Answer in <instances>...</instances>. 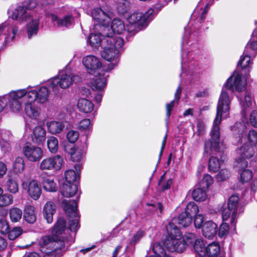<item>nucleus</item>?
<instances>
[{
    "label": "nucleus",
    "mask_w": 257,
    "mask_h": 257,
    "mask_svg": "<svg viewBox=\"0 0 257 257\" xmlns=\"http://www.w3.org/2000/svg\"><path fill=\"white\" fill-rule=\"evenodd\" d=\"M245 86L246 83L242 80L241 74L236 71L228 78L224 85L218 101L216 117L210 132L211 139L204 144V154L207 156L214 152L220 151L219 125L221 121L222 117L226 118L229 116L231 101V98L226 89L232 92L234 90L240 92L245 89Z\"/></svg>",
    "instance_id": "obj_1"
},
{
    "label": "nucleus",
    "mask_w": 257,
    "mask_h": 257,
    "mask_svg": "<svg viewBox=\"0 0 257 257\" xmlns=\"http://www.w3.org/2000/svg\"><path fill=\"white\" fill-rule=\"evenodd\" d=\"M66 228V221L62 217L57 220L53 227L51 234L42 237L39 241L41 251L44 252V257H60L66 250L67 246L61 236Z\"/></svg>",
    "instance_id": "obj_2"
},
{
    "label": "nucleus",
    "mask_w": 257,
    "mask_h": 257,
    "mask_svg": "<svg viewBox=\"0 0 257 257\" xmlns=\"http://www.w3.org/2000/svg\"><path fill=\"white\" fill-rule=\"evenodd\" d=\"M154 12V10L150 9L145 14L139 12L133 13L127 19L128 23L126 28L123 21L120 19H114L110 27L109 24H108V30L106 31L107 34L102 35L106 37H117L113 35L114 33L121 34L125 30L134 35L141 31L147 25L148 22L153 19Z\"/></svg>",
    "instance_id": "obj_3"
},
{
    "label": "nucleus",
    "mask_w": 257,
    "mask_h": 257,
    "mask_svg": "<svg viewBox=\"0 0 257 257\" xmlns=\"http://www.w3.org/2000/svg\"><path fill=\"white\" fill-rule=\"evenodd\" d=\"M123 44V40L120 37H108L104 39L102 43L101 56L109 62L102 67L105 72L110 71L118 64L119 53Z\"/></svg>",
    "instance_id": "obj_4"
},
{
    "label": "nucleus",
    "mask_w": 257,
    "mask_h": 257,
    "mask_svg": "<svg viewBox=\"0 0 257 257\" xmlns=\"http://www.w3.org/2000/svg\"><path fill=\"white\" fill-rule=\"evenodd\" d=\"M38 0H25L22 6H18L12 14V18L20 22L30 21L27 24V33L29 39L37 34L39 28V20L34 19L32 16L31 10L35 8Z\"/></svg>",
    "instance_id": "obj_5"
},
{
    "label": "nucleus",
    "mask_w": 257,
    "mask_h": 257,
    "mask_svg": "<svg viewBox=\"0 0 257 257\" xmlns=\"http://www.w3.org/2000/svg\"><path fill=\"white\" fill-rule=\"evenodd\" d=\"M166 230L167 236L164 244L170 252L183 251L195 239V234L191 233L183 237L180 229H172L170 226H166Z\"/></svg>",
    "instance_id": "obj_6"
},
{
    "label": "nucleus",
    "mask_w": 257,
    "mask_h": 257,
    "mask_svg": "<svg viewBox=\"0 0 257 257\" xmlns=\"http://www.w3.org/2000/svg\"><path fill=\"white\" fill-rule=\"evenodd\" d=\"M250 148L248 145H243L237 150V154L239 157L236 159L235 166L240 169L239 180L242 183L247 182L252 178V173L249 169H245L248 166L246 159L251 157Z\"/></svg>",
    "instance_id": "obj_7"
},
{
    "label": "nucleus",
    "mask_w": 257,
    "mask_h": 257,
    "mask_svg": "<svg viewBox=\"0 0 257 257\" xmlns=\"http://www.w3.org/2000/svg\"><path fill=\"white\" fill-rule=\"evenodd\" d=\"M32 87L17 90V93L21 94L19 98L20 102L23 99H29L30 101H36L40 104L45 103L48 99L50 91L46 86H42L37 90H31Z\"/></svg>",
    "instance_id": "obj_8"
},
{
    "label": "nucleus",
    "mask_w": 257,
    "mask_h": 257,
    "mask_svg": "<svg viewBox=\"0 0 257 257\" xmlns=\"http://www.w3.org/2000/svg\"><path fill=\"white\" fill-rule=\"evenodd\" d=\"M20 28L17 23L5 22L0 25V50L13 41L20 34Z\"/></svg>",
    "instance_id": "obj_9"
},
{
    "label": "nucleus",
    "mask_w": 257,
    "mask_h": 257,
    "mask_svg": "<svg viewBox=\"0 0 257 257\" xmlns=\"http://www.w3.org/2000/svg\"><path fill=\"white\" fill-rule=\"evenodd\" d=\"M91 17L95 24V27L100 28L102 35H106L108 30V24L110 23L113 16L111 12L99 8H94L91 12Z\"/></svg>",
    "instance_id": "obj_10"
},
{
    "label": "nucleus",
    "mask_w": 257,
    "mask_h": 257,
    "mask_svg": "<svg viewBox=\"0 0 257 257\" xmlns=\"http://www.w3.org/2000/svg\"><path fill=\"white\" fill-rule=\"evenodd\" d=\"M76 78L79 79L78 77L66 70H63L59 72L57 76L50 79L48 84L53 91L57 92L58 87L66 89L70 87Z\"/></svg>",
    "instance_id": "obj_11"
},
{
    "label": "nucleus",
    "mask_w": 257,
    "mask_h": 257,
    "mask_svg": "<svg viewBox=\"0 0 257 257\" xmlns=\"http://www.w3.org/2000/svg\"><path fill=\"white\" fill-rule=\"evenodd\" d=\"M238 197L236 195L230 197L227 207L224 208L222 212L223 220H227L230 218V222L234 227L238 215Z\"/></svg>",
    "instance_id": "obj_12"
},
{
    "label": "nucleus",
    "mask_w": 257,
    "mask_h": 257,
    "mask_svg": "<svg viewBox=\"0 0 257 257\" xmlns=\"http://www.w3.org/2000/svg\"><path fill=\"white\" fill-rule=\"evenodd\" d=\"M63 209L70 217L75 218L70 220L68 224L69 229L72 232H76L79 228V214L77 210V203L75 200H70L62 202Z\"/></svg>",
    "instance_id": "obj_13"
},
{
    "label": "nucleus",
    "mask_w": 257,
    "mask_h": 257,
    "mask_svg": "<svg viewBox=\"0 0 257 257\" xmlns=\"http://www.w3.org/2000/svg\"><path fill=\"white\" fill-rule=\"evenodd\" d=\"M21 95L17 93V90H15L0 96V113L3 111L7 105L12 111L19 112L20 110V101L19 98Z\"/></svg>",
    "instance_id": "obj_14"
},
{
    "label": "nucleus",
    "mask_w": 257,
    "mask_h": 257,
    "mask_svg": "<svg viewBox=\"0 0 257 257\" xmlns=\"http://www.w3.org/2000/svg\"><path fill=\"white\" fill-rule=\"evenodd\" d=\"M209 7V4H207L204 9L198 6L194 10L191 16V20L194 21V24L193 27L191 28V33H189L190 38L196 36L195 31L201 27L202 22L205 20Z\"/></svg>",
    "instance_id": "obj_15"
},
{
    "label": "nucleus",
    "mask_w": 257,
    "mask_h": 257,
    "mask_svg": "<svg viewBox=\"0 0 257 257\" xmlns=\"http://www.w3.org/2000/svg\"><path fill=\"white\" fill-rule=\"evenodd\" d=\"M63 162L62 157L57 155L43 160L40 164V169L42 171H57L61 168Z\"/></svg>",
    "instance_id": "obj_16"
},
{
    "label": "nucleus",
    "mask_w": 257,
    "mask_h": 257,
    "mask_svg": "<svg viewBox=\"0 0 257 257\" xmlns=\"http://www.w3.org/2000/svg\"><path fill=\"white\" fill-rule=\"evenodd\" d=\"M23 152L25 157L31 162L39 161L42 158L43 154V151L41 148L28 143L23 147Z\"/></svg>",
    "instance_id": "obj_17"
},
{
    "label": "nucleus",
    "mask_w": 257,
    "mask_h": 257,
    "mask_svg": "<svg viewBox=\"0 0 257 257\" xmlns=\"http://www.w3.org/2000/svg\"><path fill=\"white\" fill-rule=\"evenodd\" d=\"M82 63L88 73L95 75L97 72L101 71V63L99 59L94 55H88L82 59Z\"/></svg>",
    "instance_id": "obj_18"
},
{
    "label": "nucleus",
    "mask_w": 257,
    "mask_h": 257,
    "mask_svg": "<svg viewBox=\"0 0 257 257\" xmlns=\"http://www.w3.org/2000/svg\"><path fill=\"white\" fill-rule=\"evenodd\" d=\"M192 220L190 216L183 212L178 217L172 218L167 226H170L172 229H179V228L188 226L191 223Z\"/></svg>",
    "instance_id": "obj_19"
},
{
    "label": "nucleus",
    "mask_w": 257,
    "mask_h": 257,
    "mask_svg": "<svg viewBox=\"0 0 257 257\" xmlns=\"http://www.w3.org/2000/svg\"><path fill=\"white\" fill-rule=\"evenodd\" d=\"M20 110L22 108V105L24 104L25 105V112L26 114L30 118L37 119L41 112L40 108L36 106L34 101H30L29 99H23L21 101Z\"/></svg>",
    "instance_id": "obj_20"
},
{
    "label": "nucleus",
    "mask_w": 257,
    "mask_h": 257,
    "mask_svg": "<svg viewBox=\"0 0 257 257\" xmlns=\"http://www.w3.org/2000/svg\"><path fill=\"white\" fill-rule=\"evenodd\" d=\"M103 69L101 71L97 72L95 75V78L91 82V87L93 90L98 91H101L106 86V79L108 75L103 73Z\"/></svg>",
    "instance_id": "obj_21"
},
{
    "label": "nucleus",
    "mask_w": 257,
    "mask_h": 257,
    "mask_svg": "<svg viewBox=\"0 0 257 257\" xmlns=\"http://www.w3.org/2000/svg\"><path fill=\"white\" fill-rule=\"evenodd\" d=\"M238 98L241 107V115L242 117L246 118L247 112L252 104V98L251 94L248 92L245 91L243 95L240 94Z\"/></svg>",
    "instance_id": "obj_22"
},
{
    "label": "nucleus",
    "mask_w": 257,
    "mask_h": 257,
    "mask_svg": "<svg viewBox=\"0 0 257 257\" xmlns=\"http://www.w3.org/2000/svg\"><path fill=\"white\" fill-rule=\"evenodd\" d=\"M95 29L99 31L98 34H90L87 40V43H89V45L94 50H98L99 47H102V41H103L104 39L106 38V37L102 35L100 28L96 27Z\"/></svg>",
    "instance_id": "obj_23"
},
{
    "label": "nucleus",
    "mask_w": 257,
    "mask_h": 257,
    "mask_svg": "<svg viewBox=\"0 0 257 257\" xmlns=\"http://www.w3.org/2000/svg\"><path fill=\"white\" fill-rule=\"evenodd\" d=\"M27 192L29 195L35 200H38L42 193L40 185L36 180H31L27 185Z\"/></svg>",
    "instance_id": "obj_24"
},
{
    "label": "nucleus",
    "mask_w": 257,
    "mask_h": 257,
    "mask_svg": "<svg viewBox=\"0 0 257 257\" xmlns=\"http://www.w3.org/2000/svg\"><path fill=\"white\" fill-rule=\"evenodd\" d=\"M217 226L211 221H207L202 226V231L204 236L207 238L212 239L216 234Z\"/></svg>",
    "instance_id": "obj_25"
},
{
    "label": "nucleus",
    "mask_w": 257,
    "mask_h": 257,
    "mask_svg": "<svg viewBox=\"0 0 257 257\" xmlns=\"http://www.w3.org/2000/svg\"><path fill=\"white\" fill-rule=\"evenodd\" d=\"M46 132L41 126H37L34 129L31 135L32 140L35 144H43L46 139Z\"/></svg>",
    "instance_id": "obj_26"
},
{
    "label": "nucleus",
    "mask_w": 257,
    "mask_h": 257,
    "mask_svg": "<svg viewBox=\"0 0 257 257\" xmlns=\"http://www.w3.org/2000/svg\"><path fill=\"white\" fill-rule=\"evenodd\" d=\"M56 206L52 201H48L43 208V216L47 223H51L53 220V215L55 213Z\"/></svg>",
    "instance_id": "obj_27"
},
{
    "label": "nucleus",
    "mask_w": 257,
    "mask_h": 257,
    "mask_svg": "<svg viewBox=\"0 0 257 257\" xmlns=\"http://www.w3.org/2000/svg\"><path fill=\"white\" fill-rule=\"evenodd\" d=\"M193 244L194 249L196 253V257H204L206 254V247L201 238H196L193 240L191 245ZM190 245V244L189 245Z\"/></svg>",
    "instance_id": "obj_28"
},
{
    "label": "nucleus",
    "mask_w": 257,
    "mask_h": 257,
    "mask_svg": "<svg viewBox=\"0 0 257 257\" xmlns=\"http://www.w3.org/2000/svg\"><path fill=\"white\" fill-rule=\"evenodd\" d=\"M78 191L76 183L64 182L61 188V193L65 197H70L74 195Z\"/></svg>",
    "instance_id": "obj_29"
},
{
    "label": "nucleus",
    "mask_w": 257,
    "mask_h": 257,
    "mask_svg": "<svg viewBox=\"0 0 257 257\" xmlns=\"http://www.w3.org/2000/svg\"><path fill=\"white\" fill-rule=\"evenodd\" d=\"M64 122L60 121H50L46 123L48 132L54 135H56L61 133L65 127Z\"/></svg>",
    "instance_id": "obj_30"
},
{
    "label": "nucleus",
    "mask_w": 257,
    "mask_h": 257,
    "mask_svg": "<svg viewBox=\"0 0 257 257\" xmlns=\"http://www.w3.org/2000/svg\"><path fill=\"white\" fill-rule=\"evenodd\" d=\"M42 184L44 189L46 191L54 192L57 190V183L51 177L46 176L43 177Z\"/></svg>",
    "instance_id": "obj_31"
},
{
    "label": "nucleus",
    "mask_w": 257,
    "mask_h": 257,
    "mask_svg": "<svg viewBox=\"0 0 257 257\" xmlns=\"http://www.w3.org/2000/svg\"><path fill=\"white\" fill-rule=\"evenodd\" d=\"M24 219L28 223L33 224L36 220V215L34 206L27 205L24 209Z\"/></svg>",
    "instance_id": "obj_32"
},
{
    "label": "nucleus",
    "mask_w": 257,
    "mask_h": 257,
    "mask_svg": "<svg viewBox=\"0 0 257 257\" xmlns=\"http://www.w3.org/2000/svg\"><path fill=\"white\" fill-rule=\"evenodd\" d=\"M77 107L80 111L89 113L93 110L94 105L90 100L86 98H81L78 100Z\"/></svg>",
    "instance_id": "obj_33"
},
{
    "label": "nucleus",
    "mask_w": 257,
    "mask_h": 257,
    "mask_svg": "<svg viewBox=\"0 0 257 257\" xmlns=\"http://www.w3.org/2000/svg\"><path fill=\"white\" fill-rule=\"evenodd\" d=\"M68 153L70 155V158L73 162H79L83 157L85 153V149L83 148L82 149L74 147H71L69 151H67Z\"/></svg>",
    "instance_id": "obj_34"
},
{
    "label": "nucleus",
    "mask_w": 257,
    "mask_h": 257,
    "mask_svg": "<svg viewBox=\"0 0 257 257\" xmlns=\"http://www.w3.org/2000/svg\"><path fill=\"white\" fill-rule=\"evenodd\" d=\"M9 214L11 221L13 223H16L21 220L23 211L17 207H13L10 209Z\"/></svg>",
    "instance_id": "obj_35"
},
{
    "label": "nucleus",
    "mask_w": 257,
    "mask_h": 257,
    "mask_svg": "<svg viewBox=\"0 0 257 257\" xmlns=\"http://www.w3.org/2000/svg\"><path fill=\"white\" fill-rule=\"evenodd\" d=\"M206 255L209 257H216L220 252L219 245L218 243H211L206 246Z\"/></svg>",
    "instance_id": "obj_36"
},
{
    "label": "nucleus",
    "mask_w": 257,
    "mask_h": 257,
    "mask_svg": "<svg viewBox=\"0 0 257 257\" xmlns=\"http://www.w3.org/2000/svg\"><path fill=\"white\" fill-rule=\"evenodd\" d=\"M71 17L67 16L62 19H59L56 15L52 16V20L54 22H57V24L58 27H68L71 25Z\"/></svg>",
    "instance_id": "obj_37"
},
{
    "label": "nucleus",
    "mask_w": 257,
    "mask_h": 257,
    "mask_svg": "<svg viewBox=\"0 0 257 257\" xmlns=\"http://www.w3.org/2000/svg\"><path fill=\"white\" fill-rule=\"evenodd\" d=\"M6 187L7 190L13 194H16L19 191V185L14 178L9 177L6 181Z\"/></svg>",
    "instance_id": "obj_38"
},
{
    "label": "nucleus",
    "mask_w": 257,
    "mask_h": 257,
    "mask_svg": "<svg viewBox=\"0 0 257 257\" xmlns=\"http://www.w3.org/2000/svg\"><path fill=\"white\" fill-rule=\"evenodd\" d=\"M145 234V232L144 231L139 230L137 231L130 239L128 245L133 247L132 249H130L132 252H133L135 250V245L144 237Z\"/></svg>",
    "instance_id": "obj_39"
},
{
    "label": "nucleus",
    "mask_w": 257,
    "mask_h": 257,
    "mask_svg": "<svg viewBox=\"0 0 257 257\" xmlns=\"http://www.w3.org/2000/svg\"><path fill=\"white\" fill-rule=\"evenodd\" d=\"M222 163V160H219L216 157H211L208 162V169L209 171L216 172L219 169Z\"/></svg>",
    "instance_id": "obj_40"
},
{
    "label": "nucleus",
    "mask_w": 257,
    "mask_h": 257,
    "mask_svg": "<svg viewBox=\"0 0 257 257\" xmlns=\"http://www.w3.org/2000/svg\"><path fill=\"white\" fill-rule=\"evenodd\" d=\"M193 198L196 201H204L207 198V194L202 188L195 189L192 192Z\"/></svg>",
    "instance_id": "obj_41"
},
{
    "label": "nucleus",
    "mask_w": 257,
    "mask_h": 257,
    "mask_svg": "<svg viewBox=\"0 0 257 257\" xmlns=\"http://www.w3.org/2000/svg\"><path fill=\"white\" fill-rule=\"evenodd\" d=\"M198 211V206L194 202H190L187 205L184 213L192 218V216H195Z\"/></svg>",
    "instance_id": "obj_42"
},
{
    "label": "nucleus",
    "mask_w": 257,
    "mask_h": 257,
    "mask_svg": "<svg viewBox=\"0 0 257 257\" xmlns=\"http://www.w3.org/2000/svg\"><path fill=\"white\" fill-rule=\"evenodd\" d=\"M13 202V196L9 194L5 193L0 195V206L5 207L12 204Z\"/></svg>",
    "instance_id": "obj_43"
},
{
    "label": "nucleus",
    "mask_w": 257,
    "mask_h": 257,
    "mask_svg": "<svg viewBox=\"0 0 257 257\" xmlns=\"http://www.w3.org/2000/svg\"><path fill=\"white\" fill-rule=\"evenodd\" d=\"M47 146L51 153H56L58 149V139L54 137H50L47 140Z\"/></svg>",
    "instance_id": "obj_44"
},
{
    "label": "nucleus",
    "mask_w": 257,
    "mask_h": 257,
    "mask_svg": "<svg viewBox=\"0 0 257 257\" xmlns=\"http://www.w3.org/2000/svg\"><path fill=\"white\" fill-rule=\"evenodd\" d=\"M252 55L251 52L244 51L243 56L241 57L240 60L238 63V65H240L242 68L247 67L250 64V57Z\"/></svg>",
    "instance_id": "obj_45"
},
{
    "label": "nucleus",
    "mask_w": 257,
    "mask_h": 257,
    "mask_svg": "<svg viewBox=\"0 0 257 257\" xmlns=\"http://www.w3.org/2000/svg\"><path fill=\"white\" fill-rule=\"evenodd\" d=\"M13 168L17 173H21L25 168L24 160L22 157H17L15 161Z\"/></svg>",
    "instance_id": "obj_46"
},
{
    "label": "nucleus",
    "mask_w": 257,
    "mask_h": 257,
    "mask_svg": "<svg viewBox=\"0 0 257 257\" xmlns=\"http://www.w3.org/2000/svg\"><path fill=\"white\" fill-rule=\"evenodd\" d=\"M23 230L20 227H15L8 232V237L13 240L19 237L23 233Z\"/></svg>",
    "instance_id": "obj_47"
},
{
    "label": "nucleus",
    "mask_w": 257,
    "mask_h": 257,
    "mask_svg": "<svg viewBox=\"0 0 257 257\" xmlns=\"http://www.w3.org/2000/svg\"><path fill=\"white\" fill-rule=\"evenodd\" d=\"M11 133L8 131H0V144H6V146H9V141L12 139Z\"/></svg>",
    "instance_id": "obj_48"
},
{
    "label": "nucleus",
    "mask_w": 257,
    "mask_h": 257,
    "mask_svg": "<svg viewBox=\"0 0 257 257\" xmlns=\"http://www.w3.org/2000/svg\"><path fill=\"white\" fill-rule=\"evenodd\" d=\"M65 178L66 182L69 183H76L77 175L73 170H68L65 173Z\"/></svg>",
    "instance_id": "obj_49"
},
{
    "label": "nucleus",
    "mask_w": 257,
    "mask_h": 257,
    "mask_svg": "<svg viewBox=\"0 0 257 257\" xmlns=\"http://www.w3.org/2000/svg\"><path fill=\"white\" fill-rule=\"evenodd\" d=\"M213 180L212 177L206 174L204 176L200 183V186L204 189H207L213 183Z\"/></svg>",
    "instance_id": "obj_50"
},
{
    "label": "nucleus",
    "mask_w": 257,
    "mask_h": 257,
    "mask_svg": "<svg viewBox=\"0 0 257 257\" xmlns=\"http://www.w3.org/2000/svg\"><path fill=\"white\" fill-rule=\"evenodd\" d=\"M79 134L78 132L74 130H70L67 134V139L71 143H75L78 139Z\"/></svg>",
    "instance_id": "obj_51"
},
{
    "label": "nucleus",
    "mask_w": 257,
    "mask_h": 257,
    "mask_svg": "<svg viewBox=\"0 0 257 257\" xmlns=\"http://www.w3.org/2000/svg\"><path fill=\"white\" fill-rule=\"evenodd\" d=\"M230 175V172L226 169H222L217 174L216 179L218 182H221L227 179Z\"/></svg>",
    "instance_id": "obj_52"
},
{
    "label": "nucleus",
    "mask_w": 257,
    "mask_h": 257,
    "mask_svg": "<svg viewBox=\"0 0 257 257\" xmlns=\"http://www.w3.org/2000/svg\"><path fill=\"white\" fill-rule=\"evenodd\" d=\"M10 230V226L8 221L6 219L0 220V232L5 234L8 233Z\"/></svg>",
    "instance_id": "obj_53"
},
{
    "label": "nucleus",
    "mask_w": 257,
    "mask_h": 257,
    "mask_svg": "<svg viewBox=\"0 0 257 257\" xmlns=\"http://www.w3.org/2000/svg\"><path fill=\"white\" fill-rule=\"evenodd\" d=\"M229 231V225L226 223H223L220 226L218 232V235L222 238L228 234Z\"/></svg>",
    "instance_id": "obj_54"
},
{
    "label": "nucleus",
    "mask_w": 257,
    "mask_h": 257,
    "mask_svg": "<svg viewBox=\"0 0 257 257\" xmlns=\"http://www.w3.org/2000/svg\"><path fill=\"white\" fill-rule=\"evenodd\" d=\"M257 50V40L252 42L250 41L245 47V52H251V54H254V51Z\"/></svg>",
    "instance_id": "obj_55"
},
{
    "label": "nucleus",
    "mask_w": 257,
    "mask_h": 257,
    "mask_svg": "<svg viewBox=\"0 0 257 257\" xmlns=\"http://www.w3.org/2000/svg\"><path fill=\"white\" fill-rule=\"evenodd\" d=\"M244 126L240 122H236L233 126L231 127V130L233 132H237L239 134V141H241L240 136L242 135L243 130Z\"/></svg>",
    "instance_id": "obj_56"
},
{
    "label": "nucleus",
    "mask_w": 257,
    "mask_h": 257,
    "mask_svg": "<svg viewBox=\"0 0 257 257\" xmlns=\"http://www.w3.org/2000/svg\"><path fill=\"white\" fill-rule=\"evenodd\" d=\"M248 142L251 145H254L257 143V133L253 131H250L247 136Z\"/></svg>",
    "instance_id": "obj_57"
},
{
    "label": "nucleus",
    "mask_w": 257,
    "mask_h": 257,
    "mask_svg": "<svg viewBox=\"0 0 257 257\" xmlns=\"http://www.w3.org/2000/svg\"><path fill=\"white\" fill-rule=\"evenodd\" d=\"M177 103V101H175V100H172L170 102L167 103L166 104V116L167 117V119H169V117L171 114V112L173 110L175 104H178Z\"/></svg>",
    "instance_id": "obj_58"
},
{
    "label": "nucleus",
    "mask_w": 257,
    "mask_h": 257,
    "mask_svg": "<svg viewBox=\"0 0 257 257\" xmlns=\"http://www.w3.org/2000/svg\"><path fill=\"white\" fill-rule=\"evenodd\" d=\"M203 222V217L201 214H198L195 215L194 219V225L196 228H202Z\"/></svg>",
    "instance_id": "obj_59"
},
{
    "label": "nucleus",
    "mask_w": 257,
    "mask_h": 257,
    "mask_svg": "<svg viewBox=\"0 0 257 257\" xmlns=\"http://www.w3.org/2000/svg\"><path fill=\"white\" fill-rule=\"evenodd\" d=\"M90 127V121L89 119H84L81 120L79 124V128L82 130H88Z\"/></svg>",
    "instance_id": "obj_60"
},
{
    "label": "nucleus",
    "mask_w": 257,
    "mask_h": 257,
    "mask_svg": "<svg viewBox=\"0 0 257 257\" xmlns=\"http://www.w3.org/2000/svg\"><path fill=\"white\" fill-rule=\"evenodd\" d=\"M249 120L253 126L257 127V110L251 111L249 116Z\"/></svg>",
    "instance_id": "obj_61"
},
{
    "label": "nucleus",
    "mask_w": 257,
    "mask_h": 257,
    "mask_svg": "<svg viewBox=\"0 0 257 257\" xmlns=\"http://www.w3.org/2000/svg\"><path fill=\"white\" fill-rule=\"evenodd\" d=\"M164 175H163L161 177V180L159 182V185L161 186V188L163 190H167L169 189L172 183V179H169L166 183H163L162 182V180L164 178Z\"/></svg>",
    "instance_id": "obj_62"
},
{
    "label": "nucleus",
    "mask_w": 257,
    "mask_h": 257,
    "mask_svg": "<svg viewBox=\"0 0 257 257\" xmlns=\"http://www.w3.org/2000/svg\"><path fill=\"white\" fill-rule=\"evenodd\" d=\"M181 92L182 88L180 86H179L177 89H176L174 99L175 101H177V103H179V102Z\"/></svg>",
    "instance_id": "obj_63"
},
{
    "label": "nucleus",
    "mask_w": 257,
    "mask_h": 257,
    "mask_svg": "<svg viewBox=\"0 0 257 257\" xmlns=\"http://www.w3.org/2000/svg\"><path fill=\"white\" fill-rule=\"evenodd\" d=\"M7 171L6 165L2 162H0V178L3 177Z\"/></svg>",
    "instance_id": "obj_64"
}]
</instances>
